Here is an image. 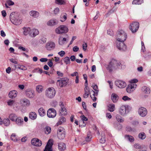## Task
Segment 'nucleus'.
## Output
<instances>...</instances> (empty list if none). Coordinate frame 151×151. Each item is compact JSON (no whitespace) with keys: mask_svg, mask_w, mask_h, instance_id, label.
I'll use <instances>...</instances> for the list:
<instances>
[{"mask_svg":"<svg viewBox=\"0 0 151 151\" xmlns=\"http://www.w3.org/2000/svg\"><path fill=\"white\" fill-rule=\"evenodd\" d=\"M124 65H125L123 61H119L114 59H112L109 63L107 69L109 71L111 72L119 68L120 65L122 68V66Z\"/></svg>","mask_w":151,"mask_h":151,"instance_id":"f257e3e1","label":"nucleus"},{"mask_svg":"<svg viewBox=\"0 0 151 151\" xmlns=\"http://www.w3.org/2000/svg\"><path fill=\"white\" fill-rule=\"evenodd\" d=\"M17 18V15L15 12H12L10 14V19L12 22L15 25H19L22 22L21 20L18 19Z\"/></svg>","mask_w":151,"mask_h":151,"instance_id":"f03ea898","label":"nucleus"},{"mask_svg":"<svg viewBox=\"0 0 151 151\" xmlns=\"http://www.w3.org/2000/svg\"><path fill=\"white\" fill-rule=\"evenodd\" d=\"M68 31V29L65 25H62L59 26L55 30V32L58 34L67 33Z\"/></svg>","mask_w":151,"mask_h":151,"instance_id":"7ed1b4c3","label":"nucleus"},{"mask_svg":"<svg viewBox=\"0 0 151 151\" xmlns=\"http://www.w3.org/2000/svg\"><path fill=\"white\" fill-rule=\"evenodd\" d=\"M55 93V91L53 88H50L46 90V95L48 97L52 98L54 96Z\"/></svg>","mask_w":151,"mask_h":151,"instance_id":"20e7f679","label":"nucleus"},{"mask_svg":"<svg viewBox=\"0 0 151 151\" xmlns=\"http://www.w3.org/2000/svg\"><path fill=\"white\" fill-rule=\"evenodd\" d=\"M65 131L63 128L60 127L58 129L57 132V136L60 139H63L65 137Z\"/></svg>","mask_w":151,"mask_h":151,"instance_id":"39448f33","label":"nucleus"},{"mask_svg":"<svg viewBox=\"0 0 151 151\" xmlns=\"http://www.w3.org/2000/svg\"><path fill=\"white\" fill-rule=\"evenodd\" d=\"M139 27V24L138 22H134L130 26L129 29L132 33L137 32Z\"/></svg>","mask_w":151,"mask_h":151,"instance_id":"423d86ee","label":"nucleus"},{"mask_svg":"<svg viewBox=\"0 0 151 151\" xmlns=\"http://www.w3.org/2000/svg\"><path fill=\"white\" fill-rule=\"evenodd\" d=\"M47 116L49 118H54L56 115V112L55 110L53 108L49 109L47 114Z\"/></svg>","mask_w":151,"mask_h":151,"instance_id":"0eeeda50","label":"nucleus"},{"mask_svg":"<svg viewBox=\"0 0 151 151\" xmlns=\"http://www.w3.org/2000/svg\"><path fill=\"white\" fill-rule=\"evenodd\" d=\"M69 79L67 78H62L61 80H58V82H59V85L60 87L66 86L68 83Z\"/></svg>","mask_w":151,"mask_h":151,"instance_id":"6e6552de","label":"nucleus"},{"mask_svg":"<svg viewBox=\"0 0 151 151\" xmlns=\"http://www.w3.org/2000/svg\"><path fill=\"white\" fill-rule=\"evenodd\" d=\"M116 85L118 87L122 88H124L127 86L125 82L120 80H117L115 82Z\"/></svg>","mask_w":151,"mask_h":151,"instance_id":"1a4fd4ad","label":"nucleus"},{"mask_svg":"<svg viewBox=\"0 0 151 151\" xmlns=\"http://www.w3.org/2000/svg\"><path fill=\"white\" fill-rule=\"evenodd\" d=\"M137 85L136 84L130 83L126 88V91L127 92L130 93L133 92L136 88Z\"/></svg>","mask_w":151,"mask_h":151,"instance_id":"9d476101","label":"nucleus"},{"mask_svg":"<svg viewBox=\"0 0 151 151\" xmlns=\"http://www.w3.org/2000/svg\"><path fill=\"white\" fill-rule=\"evenodd\" d=\"M138 112L140 116L142 117H145L147 114V111L145 108L142 107L139 109Z\"/></svg>","mask_w":151,"mask_h":151,"instance_id":"9b49d317","label":"nucleus"},{"mask_svg":"<svg viewBox=\"0 0 151 151\" xmlns=\"http://www.w3.org/2000/svg\"><path fill=\"white\" fill-rule=\"evenodd\" d=\"M31 142L33 145L37 147H40L42 145V141L39 139L36 138L32 139Z\"/></svg>","mask_w":151,"mask_h":151,"instance_id":"f8f14e48","label":"nucleus"},{"mask_svg":"<svg viewBox=\"0 0 151 151\" xmlns=\"http://www.w3.org/2000/svg\"><path fill=\"white\" fill-rule=\"evenodd\" d=\"M25 94L27 96L30 98H32L34 97V91L31 89H28L25 91Z\"/></svg>","mask_w":151,"mask_h":151,"instance_id":"ddd939ff","label":"nucleus"},{"mask_svg":"<svg viewBox=\"0 0 151 151\" xmlns=\"http://www.w3.org/2000/svg\"><path fill=\"white\" fill-rule=\"evenodd\" d=\"M53 145L52 142L49 140L46 145L43 151H52V146Z\"/></svg>","mask_w":151,"mask_h":151,"instance_id":"4468645a","label":"nucleus"},{"mask_svg":"<svg viewBox=\"0 0 151 151\" xmlns=\"http://www.w3.org/2000/svg\"><path fill=\"white\" fill-rule=\"evenodd\" d=\"M118 33L119 35H123V37H120V38H118V39L121 40L122 41H124L127 38V34L124 31L122 30H120L118 31Z\"/></svg>","mask_w":151,"mask_h":151,"instance_id":"2eb2a0df","label":"nucleus"},{"mask_svg":"<svg viewBox=\"0 0 151 151\" xmlns=\"http://www.w3.org/2000/svg\"><path fill=\"white\" fill-rule=\"evenodd\" d=\"M81 117L82 119L79 122V126H83V127H85L86 126V124L84 123V121H87L88 120V119L84 115H83L81 116Z\"/></svg>","mask_w":151,"mask_h":151,"instance_id":"dca6fc26","label":"nucleus"},{"mask_svg":"<svg viewBox=\"0 0 151 151\" xmlns=\"http://www.w3.org/2000/svg\"><path fill=\"white\" fill-rule=\"evenodd\" d=\"M61 108V111L60 113V115L62 116V115H66L67 113L66 111V110L65 108V107L64 105L63 104V103H61L60 105Z\"/></svg>","mask_w":151,"mask_h":151,"instance_id":"f3484780","label":"nucleus"},{"mask_svg":"<svg viewBox=\"0 0 151 151\" xmlns=\"http://www.w3.org/2000/svg\"><path fill=\"white\" fill-rule=\"evenodd\" d=\"M58 21L56 19H52L49 21L47 23V24L49 26H53L57 24Z\"/></svg>","mask_w":151,"mask_h":151,"instance_id":"a211bd4d","label":"nucleus"},{"mask_svg":"<svg viewBox=\"0 0 151 151\" xmlns=\"http://www.w3.org/2000/svg\"><path fill=\"white\" fill-rule=\"evenodd\" d=\"M17 92L15 90L10 91L9 94V97L11 99H13L16 97L17 95Z\"/></svg>","mask_w":151,"mask_h":151,"instance_id":"6ab92c4d","label":"nucleus"},{"mask_svg":"<svg viewBox=\"0 0 151 151\" xmlns=\"http://www.w3.org/2000/svg\"><path fill=\"white\" fill-rule=\"evenodd\" d=\"M126 107L124 106H122L120 108L119 110V113L122 115H124L126 113Z\"/></svg>","mask_w":151,"mask_h":151,"instance_id":"aec40b11","label":"nucleus"},{"mask_svg":"<svg viewBox=\"0 0 151 151\" xmlns=\"http://www.w3.org/2000/svg\"><path fill=\"white\" fill-rule=\"evenodd\" d=\"M58 148L60 151L64 150L66 149L65 144L63 142L59 143L58 145Z\"/></svg>","mask_w":151,"mask_h":151,"instance_id":"412c9836","label":"nucleus"},{"mask_svg":"<svg viewBox=\"0 0 151 151\" xmlns=\"http://www.w3.org/2000/svg\"><path fill=\"white\" fill-rule=\"evenodd\" d=\"M111 99L114 103H116L119 99V96L116 94L113 93L111 94Z\"/></svg>","mask_w":151,"mask_h":151,"instance_id":"4be33fe9","label":"nucleus"},{"mask_svg":"<svg viewBox=\"0 0 151 151\" xmlns=\"http://www.w3.org/2000/svg\"><path fill=\"white\" fill-rule=\"evenodd\" d=\"M117 40L118 41L117 43V47H124L126 46L124 42V41H122L121 40L117 39Z\"/></svg>","mask_w":151,"mask_h":151,"instance_id":"5701e85b","label":"nucleus"},{"mask_svg":"<svg viewBox=\"0 0 151 151\" xmlns=\"http://www.w3.org/2000/svg\"><path fill=\"white\" fill-rule=\"evenodd\" d=\"M117 40L118 41L117 43V47H124L126 46L124 42V41H122L121 40L117 39Z\"/></svg>","mask_w":151,"mask_h":151,"instance_id":"b1692460","label":"nucleus"},{"mask_svg":"<svg viewBox=\"0 0 151 151\" xmlns=\"http://www.w3.org/2000/svg\"><path fill=\"white\" fill-rule=\"evenodd\" d=\"M68 40V37L67 39L66 38H63L62 37H60L59 39V43L60 45H62L65 42H66Z\"/></svg>","mask_w":151,"mask_h":151,"instance_id":"393cba45","label":"nucleus"},{"mask_svg":"<svg viewBox=\"0 0 151 151\" xmlns=\"http://www.w3.org/2000/svg\"><path fill=\"white\" fill-rule=\"evenodd\" d=\"M30 16L34 17H37L39 16V12L35 11H32L29 12Z\"/></svg>","mask_w":151,"mask_h":151,"instance_id":"a878e982","label":"nucleus"},{"mask_svg":"<svg viewBox=\"0 0 151 151\" xmlns=\"http://www.w3.org/2000/svg\"><path fill=\"white\" fill-rule=\"evenodd\" d=\"M38 112L39 115L42 117L44 116L46 114L45 110L42 107L39 109Z\"/></svg>","mask_w":151,"mask_h":151,"instance_id":"bb28decb","label":"nucleus"},{"mask_svg":"<svg viewBox=\"0 0 151 151\" xmlns=\"http://www.w3.org/2000/svg\"><path fill=\"white\" fill-rule=\"evenodd\" d=\"M15 121L16 122V123L19 126L21 125L23 122V119L21 118L20 117H17Z\"/></svg>","mask_w":151,"mask_h":151,"instance_id":"cd10ccee","label":"nucleus"},{"mask_svg":"<svg viewBox=\"0 0 151 151\" xmlns=\"http://www.w3.org/2000/svg\"><path fill=\"white\" fill-rule=\"evenodd\" d=\"M43 131L45 134H48L51 132V127L49 126H47L44 129Z\"/></svg>","mask_w":151,"mask_h":151,"instance_id":"c85d7f7f","label":"nucleus"},{"mask_svg":"<svg viewBox=\"0 0 151 151\" xmlns=\"http://www.w3.org/2000/svg\"><path fill=\"white\" fill-rule=\"evenodd\" d=\"M9 118L12 121L14 122L17 118V116L15 114L12 113L9 115Z\"/></svg>","mask_w":151,"mask_h":151,"instance_id":"c756f323","label":"nucleus"},{"mask_svg":"<svg viewBox=\"0 0 151 151\" xmlns=\"http://www.w3.org/2000/svg\"><path fill=\"white\" fill-rule=\"evenodd\" d=\"M115 109V106L113 104H109L108 105V109L110 112H113Z\"/></svg>","mask_w":151,"mask_h":151,"instance_id":"7c9ffc66","label":"nucleus"},{"mask_svg":"<svg viewBox=\"0 0 151 151\" xmlns=\"http://www.w3.org/2000/svg\"><path fill=\"white\" fill-rule=\"evenodd\" d=\"M37 117V115L35 112H32L29 114V117L32 120L35 119Z\"/></svg>","mask_w":151,"mask_h":151,"instance_id":"2f4dec72","label":"nucleus"},{"mask_svg":"<svg viewBox=\"0 0 151 151\" xmlns=\"http://www.w3.org/2000/svg\"><path fill=\"white\" fill-rule=\"evenodd\" d=\"M23 29L24 30L23 31V34L25 35H27L28 34H30L31 31V29L30 28L24 27Z\"/></svg>","mask_w":151,"mask_h":151,"instance_id":"473e14b6","label":"nucleus"},{"mask_svg":"<svg viewBox=\"0 0 151 151\" xmlns=\"http://www.w3.org/2000/svg\"><path fill=\"white\" fill-rule=\"evenodd\" d=\"M117 121L119 122L122 123L124 121V119L119 114H117L116 116Z\"/></svg>","mask_w":151,"mask_h":151,"instance_id":"72a5a7b5","label":"nucleus"},{"mask_svg":"<svg viewBox=\"0 0 151 151\" xmlns=\"http://www.w3.org/2000/svg\"><path fill=\"white\" fill-rule=\"evenodd\" d=\"M66 121V119L64 117H60V119L58 122L57 123L58 125H60L63 123L65 122Z\"/></svg>","mask_w":151,"mask_h":151,"instance_id":"f704fd0d","label":"nucleus"},{"mask_svg":"<svg viewBox=\"0 0 151 151\" xmlns=\"http://www.w3.org/2000/svg\"><path fill=\"white\" fill-rule=\"evenodd\" d=\"M142 91L145 93L149 94L150 93V89L148 87L146 86H143L142 88Z\"/></svg>","mask_w":151,"mask_h":151,"instance_id":"c9c22d12","label":"nucleus"},{"mask_svg":"<svg viewBox=\"0 0 151 151\" xmlns=\"http://www.w3.org/2000/svg\"><path fill=\"white\" fill-rule=\"evenodd\" d=\"M46 47H55V43L52 41H49L47 43Z\"/></svg>","mask_w":151,"mask_h":151,"instance_id":"e433bc0d","label":"nucleus"},{"mask_svg":"<svg viewBox=\"0 0 151 151\" xmlns=\"http://www.w3.org/2000/svg\"><path fill=\"white\" fill-rule=\"evenodd\" d=\"M2 123L5 126H8L10 124V121L8 119H5L3 120Z\"/></svg>","mask_w":151,"mask_h":151,"instance_id":"4c0bfd02","label":"nucleus"},{"mask_svg":"<svg viewBox=\"0 0 151 151\" xmlns=\"http://www.w3.org/2000/svg\"><path fill=\"white\" fill-rule=\"evenodd\" d=\"M39 32L36 29H33L31 32V34L32 33L33 37H34L39 34Z\"/></svg>","mask_w":151,"mask_h":151,"instance_id":"58836bf2","label":"nucleus"},{"mask_svg":"<svg viewBox=\"0 0 151 151\" xmlns=\"http://www.w3.org/2000/svg\"><path fill=\"white\" fill-rule=\"evenodd\" d=\"M125 137L126 139L129 140L130 142H133L134 140V137L132 136L129 135H126L125 136Z\"/></svg>","mask_w":151,"mask_h":151,"instance_id":"ea45409f","label":"nucleus"},{"mask_svg":"<svg viewBox=\"0 0 151 151\" xmlns=\"http://www.w3.org/2000/svg\"><path fill=\"white\" fill-rule=\"evenodd\" d=\"M143 0H134L132 4H140L143 2Z\"/></svg>","mask_w":151,"mask_h":151,"instance_id":"a19ab883","label":"nucleus"},{"mask_svg":"<svg viewBox=\"0 0 151 151\" xmlns=\"http://www.w3.org/2000/svg\"><path fill=\"white\" fill-rule=\"evenodd\" d=\"M89 93L90 91L88 89L85 88V93L83 95V97L85 98H88Z\"/></svg>","mask_w":151,"mask_h":151,"instance_id":"79ce46f5","label":"nucleus"},{"mask_svg":"<svg viewBox=\"0 0 151 151\" xmlns=\"http://www.w3.org/2000/svg\"><path fill=\"white\" fill-rule=\"evenodd\" d=\"M36 89L37 92L38 93H40L42 91L43 87L41 85H38L36 86Z\"/></svg>","mask_w":151,"mask_h":151,"instance_id":"37998d69","label":"nucleus"},{"mask_svg":"<svg viewBox=\"0 0 151 151\" xmlns=\"http://www.w3.org/2000/svg\"><path fill=\"white\" fill-rule=\"evenodd\" d=\"M22 101L24 105L29 106L30 105V102L27 99H22Z\"/></svg>","mask_w":151,"mask_h":151,"instance_id":"c03bdc74","label":"nucleus"},{"mask_svg":"<svg viewBox=\"0 0 151 151\" xmlns=\"http://www.w3.org/2000/svg\"><path fill=\"white\" fill-rule=\"evenodd\" d=\"M16 68L22 70H26L27 69V68L24 66L19 65H18L16 66Z\"/></svg>","mask_w":151,"mask_h":151,"instance_id":"a18cd8bd","label":"nucleus"},{"mask_svg":"<svg viewBox=\"0 0 151 151\" xmlns=\"http://www.w3.org/2000/svg\"><path fill=\"white\" fill-rule=\"evenodd\" d=\"M64 62L66 64H70V58L68 57H66L64 59Z\"/></svg>","mask_w":151,"mask_h":151,"instance_id":"49530a36","label":"nucleus"},{"mask_svg":"<svg viewBox=\"0 0 151 151\" xmlns=\"http://www.w3.org/2000/svg\"><path fill=\"white\" fill-rule=\"evenodd\" d=\"M139 137L142 139H145L146 137L145 134L143 132L140 133L138 135Z\"/></svg>","mask_w":151,"mask_h":151,"instance_id":"de8ad7c7","label":"nucleus"},{"mask_svg":"<svg viewBox=\"0 0 151 151\" xmlns=\"http://www.w3.org/2000/svg\"><path fill=\"white\" fill-rule=\"evenodd\" d=\"M10 138L12 140L14 141H17V139L16 137V135L15 134H12Z\"/></svg>","mask_w":151,"mask_h":151,"instance_id":"09e8293b","label":"nucleus"},{"mask_svg":"<svg viewBox=\"0 0 151 151\" xmlns=\"http://www.w3.org/2000/svg\"><path fill=\"white\" fill-rule=\"evenodd\" d=\"M15 103V101L11 99L9 100L7 102L8 105L10 106H12Z\"/></svg>","mask_w":151,"mask_h":151,"instance_id":"8fccbe9b","label":"nucleus"},{"mask_svg":"<svg viewBox=\"0 0 151 151\" xmlns=\"http://www.w3.org/2000/svg\"><path fill=\"white\" fill-rule=\"evenodd\" d=\"M67 18V14L66 13H64L63 16L62 17H61V20L60 21L62 22H63L65 21L66 19Z\"/></svg>","mask_w":151,"mask_h":151,"instance_id":"3c124183","label":"nucleus"},{"mask_svg":"<svg viewBox=\"0 0 151 151\" xmlns=\"http://www.w3.org/2000/svg\"><path fill=\"white\" fill-rule=\"evenodd\" d=\"M46 40L47 39L46 38L43 37L39 40V42L40 43L43 44L46 42Z\"/></svg>","mask_w":151,"mask_h":151,"instance_id":"603ef678","label":"nucleus"},{"mask_svg":"<svg viewBox=\"0 0 151 151\" xmlns=\"http://www.w3.org/2000/svg\"><path fill=\"white\" fill-rule=\"evenodd\" d=\"M105 136L104 135L102 136L101 137V138L100 140V142L101 143L103 144L105 143Z\"/></svg>","mask_w":151,"mask_h":151,"instance_id":"864d4df0","label":"nucleus"},{"mask_svg":"<svg viewBox=\"0 0 151 151\" xmlns=\"http://www.w3.org/2000/svg\"><path fill=\"white\" fill-rule=\"evenodd\" d=\"M55 2L57 4H62L64 3L63 0H55Z\"/></svg>","mask_w":151,"mask_h":151,"instance_id":"5fc2aeb1","label":"nucleus"},{"mask_svg":"<svg viewBox=\"0 0 151 151\" xmlns=\"http://www.w3.org/2000/svg\"><path fill=\"white\" fill-rule=\"evenodd\" d=\"M122 99L124 101H129L131 100V99L128 97L127 96H124L122 98Z\"/></svg>","mask_w":151,"mask_h":151,"instance_id":"6e6d98bb","label":"nucleus"},{"mask_svg":"<svg viewBox=\"0 0 151 151\" xmlns=\"http://www.w3.org/2000/svg\"><path fill=\"white\" fill-rule=\"evenodd\" d=\"M107 33L110 35L113 36L114 35L113 31L111 29H109L107 31Z\"/></svg>","mask_w":151,"mask_h":151,"instance_id":"4d7b16f0","label":"nucleus"},{"mask_svg":"<svg viewBox=\"0 0 151 151\" xmlns=\"http://www.w3.org/2000/svg\"><path fill=\"white\" fill-rule=\"evenodd\" d=\"M65 54V52L63 51H61L58 52V54L61 57H63Z\"/></svg>","mask_w":151,"mask_h":151,"instance_id":"13d9d810","label":"nucleus"},{"mask_svg":"<svg viewBox=\"0 0 151 151\" xmlns=\"http://www.w3.org/2000/svg\"><path fill=\"white\" fill-rule=\"evenodd\" d=\"M6 2L9 6L13 5L14 4V2L11 0H9Z\"/></svg>","mask_w":151,"mask_h":151,"instance_id":"bf43d9fd","label":"nucleus"},{"mask_svg":"<svg viewBox=\"0 0 151 151\" xmlns=\"http://www.w3.org/2000/svg\"><path fill=\"white\" fill-rule=\"evenodd\" d=\"M91 137H92L91 136V135H87V136L86 138V141H88V142L90 141Z\"/></svg>","mask_w":151,"mask_h":151,"instance_id":"052dcab7","label":"nucleus"},{"mask_svg":"<svg viewBox=\"0 0 151 151\" xmlns=\"http://www.w3.org/2000/svg\"><path fill=\"white\" fill-rule=\"evenodd\" d=\"M138 80L136 79H133L131 81L130 83H134L136 84V83L138 82Z\"/></svg>","mask_w":151,"mask_h":151,"instance_id":"680f3d73","label":"nucleus"},{"mask_svg":"<svg viewBox=\"0 0 151 151\" xmlns=\"http://www.w3.org/2000/svg\"><path fill=\"white\" fill-rule=\"evenodd\" d=\"M134 147L135 148L137 149H140L141 147V146L138 144H135L134 145Z\"/></svg>","mask_w":151,"mask_h":151,"instance_id":"e2e57ef3","label":"nucleus"},{"mask_svg":"<svg viewBox=\"0 0 151 151\" xmlns=\"http://www.w3.org/2000/svg\"><path fill=\"white\" fill-rule=\"evenodd\" d=\"M48 65L50 67H51L53 65V63L51 60H49V62L47 63Z\"/></svg>","mask_w":151,"mask_h":151,"instance_id":"0e129e2a","label":"nucleus"},{"mask_svg":"<svg viewBox=\"0 0 151 151\" xmlns=\"http://www.w3.org/2000/svg\"><path fill=\"white\" fill-rule=\"evenodd\" d=\"M57 73L59 76L63 77V73L59 71H57Z\"/></svg>","mask_w":151,"mask_h":151,"instance_id":"69168bd1","label":"nucleus"},{"mask_svg":"<svg viewBox=\"0 0 151 151\" xmlns=\"http://www.w3.org/2000/svg\"><path fill=\"white\" fill-rule=\"evenodd\" d=\"M70 58L72 61H73L76 60V57L74 55H72Z\"/></svg>","mask_w":151,"mask_h":151,"instance_id":"338daca9","label":"nucleus"},{"mask_svg":"<svg viewBox=\"0 0 151 151\" xmlns=\"http://www.w3.org/2000/svg\"><path fill=\"white\" fill-rule=\"evenodd\" d=\"M59 9L58 8H56L55 9H54V13L55 14H56L58 13V12H59Z\"/></svg>","mask_w":151,"mask_h":151,"instance_id":"774afa93","label":"nucleus"}]
</instances>
